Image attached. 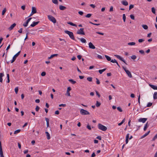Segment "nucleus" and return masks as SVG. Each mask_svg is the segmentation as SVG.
<instances>
[{"label": "nucleus", "instance_id": "nucleus-54", "mask_svg": "<svg viewBox=\"0 0 157 157\" xmlns=\"http://www.w3.org/2000/svg\"><path fill=\"white\" fill-rule=\"evenodd\" d=\"M133 7H134V5H132V4L130 5L129 6V10H130L132 9V8H133Z\"/></svg>", "mask_w": 157, "mask_h": 157}, {"label": "nucleus", "instance_id": "nucleus-7", "mask_svg": "<svg viewBox=\"0 0 157 157\" xmlns=\"http://www.w3.org/2000/svg\"><path fill=\"white\" fill-rule=\"evenodd\" d=\"M114 56H116L117 58L120 60H121L122 62H123L124 63H125L126 64H127V63L126 62L125 60L121 57L120 56L117 55H114Z\"/></svg>", "mask_w": 157, "mask_h": 157}, {"label": "nucleus", "instance_id": "nucleus-42", "mask_svg": "<svg viewBox=\"0 0 157 157\" xmlns=\"http://www.w3.org/2000/svg\"><path fill=\"white\" fill-rule=\"evenodd\" d=\"M92 15V14L91 13H88L86 16V17L87 18L90 17Z\"/></svg>", "mask_w": 157, "mask_h": 157}, {"label": "nucleus", "instance_id": "nucleus-26", "mask_svg": "<svg viewBox=\"0 0 157 157\" xmlns=\"http://www.w3.org/2000/svg\"><path fill=\"white\" fill-rule=\"evenodd\" d=\"M105 56L108 61H111V58L109 56L107 55H105Z\"/></svg>", "mask_w": 157, "mask_h": 157}, {"label": "nucleus", "instance_id": "nucleus-60", "mask_svg": "<svg viewBox=\"0 0 157 157\" xmlns=\"http://www.w3.org/2000/svg\"><path fill=\"white\" fill-rule=\"evenodd\" d=\"M96 139H97L98 140H101V136H98L96 138Z\"/></svg>", "mask_w": 157, "mask_h": 157}, {"label": "nucleus", "instance_id": "nucleus-44", "mask_svg": "<svg viewBox=\"0 0 157 157\" xmlns=\"http://www.w3.org/2000/svg\"><path fill=\"white\" fill-rule=\"evenodd\" d=\"M131 58L132 59L134 60L136 59V56L135 55H133L131 56Z\"/></svg>", "mask_w": 157, "mask_h": 157}, {"label": "nucleus", "instance_id": "nucleus-6", "mask_svg": "<svg viewBox=\"0 0 157 157\" xmlns=\"http://www.w3.org/2000/svg\"><path fill=\"white\" fill-rule=\"evenodd\" d=\"M20 52L21 51H19L13 56L12 60L11 62V63H13L15 60L16 58L19 55Z\"/></svg>", "mask_w": 157, "mask_h": 157}, {"label": "nucleus", "instance_id": "nucleus-11", "mask_svg": "<svg viewBox=\"0 0 157 157\" xmlns=\"http://www.w3.org/2000/svg\"><path fill=\"white\" fill-rule=\"evenodd\" d=\"M88 44L89 47L90 48L92 49H94L95 48V47L91 42H90Z\"/></svg>", "mask_w": 157, "mask_h": 157}, {"label": "nucleus", "instance_id": "nucleus-17", "mask_svg": "<svg viewBox=\"0 0 157 157\" xmlns=\"http://www.w3.org/2000/svg\"><path fill=\"white\" fill-rule=\"evenodd\" d=\"M149 86L154 90H157V86L151 84H149Z\"/></svg>", "mask_w": 157, "mask_h": 157}, {"label": "nucleus", "instance_id": "nucleus-49", "mask_svg": "<svg viewBox=\"0 0 157 157\" xmlns=\"http://www.w3.org/2000/svg\"><path fill=\"white\" fill-rule=\"evenodd\" d=\"M157 138V134L155 135L154 137L152 139V140L154 141L155 139Z\"/></svg>", "mask_w": 157, "mask_h": 157}, {"label": "nucleus", "instance_id": "nucleus-55", "mask_svg": "<svg viewBox=\"0 0 157 157\" xmlns=\"http://www.w3.org/2000/svg\"><path fill=\"white\" fill-rule=\"evenodd\" d=\"M66 105L65 104H61L59 105V106L60 107L61 106H63V107H65L66 106Z\"/></svg>", "mask_w": 157, "mask_h": 157}, {"label": "nucleus", "instance_id": "nucleus-21", "mask_svg": "<svg viewBox=\"0 0 157 157\" xmlns=\"http://www.w3.org/2000/svg\"><path fill=\"white\" fill-rule=\"evenodd\" d=\"M122 3L125 6H127L128 5V2L126 1H122Z\"/></svg>", "mask_w": 157, "mask_h": 157}, {"label": "nucleus", "instance_id": "nucleus-38", "mask_svg": "<svg viewBox=\"0 0 157 157\" xmlns=\"http://www.w3.org/2000/svg\"><path fill=\"white\" fill-rule=\"evenodd\" d=\"M52 2L54 4H57L58 3L57 0H52Z\"/></svg>", "mask_w": 157, "mask_h": 157}, {"label": "nucleus", "instance_id": "nucleus-39", "mask_svg": "<svg viewBox=\"0 0 157 157\" xmlns=\"http://www.w3.org/2000/svg\"><path fill=\"white\" fill-rule=\"evenodd\" d=\"M152 103L151 102H149L147 105V107H149L151 106L152 105Z\"/></svg>", "mask_w": 157, "mask_h": 157}, {"label": "nucleus", "instance_id": "nucleus-14", "mask_svg": "<svg viewBox=\"0 0 157 157\" xmlns=\"http://www.w3.org/2000/svg\"><path fill=\"white\" fill-rule=\"evenodd\" d=\"M39 21H37V22H33V23L31 24L30 25V26L32 27H34L36 25H37L39 23Z\"/></svg>", "mask_w": 157, "mask_h": 157}, {"label": "nucleus", "instance_id": "nucleus-31", "mask_svg": "<svg viewBox=\"0 0 157 157\" xmlns=\"http://www.w3.org/2000/svg\"><path fill=\"white\" fill-rule=\"evenodd\" d=\"M147 123H148V122H147V123H146V124L145 125V126H144V131H146V130L147 129V128L148 126V125H147Z\"/></svg>", "mask_w": 157, "mask_h": 157}, {"label": "nucleus", "instance_id": "nucleus-40", "mask_svg": "<svg viewBox=\"0 0 157 157\" xmlns=\"http://www.w3.org/2000/svg\"><path fill=\"white\" fill-rule=\"evenodd\" d=\"M6 11V8H4L2 10V15H4Z\"/></svg>", "mask_w": 157, "mask_h": 157}, {"label": "nucleus", "instance_id": "nucleus-32", "mask_svg": "<svg viewBox=\"0 0 157 157\" xmlns=\"http://www.w3.org/2000/svg\"><path fill=\"white\" fill-rule=\"evenodd\" d=\"M125 118H124V119L122 120V121H121V123H119V124H118V125H119V126H120V125H121V124H123V123L124 122V121H125Z\"/></svg>", "mask_w": 157, "mask_h": 157}, {"label": "nucleus", "instance_id": "nucleus-30", "mask_svg": "<svg viewBox=\"0 0 157 157\" xmlns=\"http://www.w3.org/2000/svg\"><path fill=\"white\" fill-rule=\"evenodd\" d=\"M101 103L98 101H97L96 103V106L97 107H99L101 105Z\"/></svg>", "mask_w": 157, "mask_h": 157}, {"label": "nucleus", "instance_id": "nucleus-35", "mask_svg": "<svg viewBox=\"0 0 157 157\" xmlns=\"http://www.w3.org/2000/svg\"><path fill=\"white\" fill-rule=\"evenodd\" d=\"M136 43L135 42H130L128 43V45H134Z\"/></svg>", "mask_w": 157, "mask_h": 157}, {"label": "nucleus", "instance_id": "nucleus-29", "mask_svg": "<svg viewBox=\"0 0 157 157\" xmlns=\"http://www.w3.org/2000/svg\"><path fill=\"white\" fill-rule=\"evenodd\" d=\"M153 98L154 99H157V92H155L153 95Z\"/></svg>", "mask_w": 157, "mask_h": 157}, {"label": "nucleus", "instance_id": "nucleus-15", "mask_svg": "<svg viewBox=\"0 0 157 157\" xmlns=\"http://www.w3.org/2000/svg\"><path fill=\"white\" fill-rule=\"evenodd\" d=\"M77 38L79 40H80L81 41L82 43H85L86 42V40L84 38H79L77 37Z\"/></svg>", "mask_w": 157, "mask_h": 157}, {"label": "nucleus", "instance_id": "nucleus-46", "mask_svg": "<svg viewBox=\"0 0 157 157\" xmlns=\"http://www.w3.org/2000/svg\"><path fill=\"white\" fill-rule=\"evenodd\" d=\"M117 110L120 112H122V109L121 108L119 107H117Z\"/></svg>", "mask_w": 157, "mask_h": 157}, {"label": "nucleus", "instance_id": "nucleus-57", "mask_svg": "<svg viewBox=\"0 0 157 157\" xmlns=\"http://www.w3.org/2000/svg\"><path fill=\"white\" fill-rule=\"evenodd\" d=\"M41 75L42 76H44L46 75V73L45 72H43L41 73Z\"/></svg>", "mask_w": 157, "mask_h": 157}, {"label": "nucleus", "instance_id": "nucleus-45", "mask_svg": "<svg viewBox=\"0 0 157 157\" xmlns=\"http://www.w3.org/2000/svg\"><path fill=\"white\" fill-rule=\"evenodd\" d=\"M144 41V39H139L138 40V42L139 43H142Z\"/></svg>", "mask_w": 157, "mask_h": 157}, {"label": "nucleus", "instance_id": "nucleus-16", "mask_svg": "<svg viewBox=\"0 0 157 157\" xmlns=\"http://www.w3.org/2000/svg\"><path fill=\"white\" fill-rule=\"evenodd\" d=\"M32 13H36V8L34 7H32Z\"/></svg>", "mask_w": 157, "mask_h": 157}, {"label": "nucleus", "instance_id": "nucleus-24", "mask_svg": "<svg viewBox=\"0 0 157 157\" xmlns=\"http://www.w3.org/2000/svg\"><path fill=\"white\" fill-rule=\"evenodd\" d=\"M69 82H71L72 84H74L76 83V82L75 81L73 80L72 79H70L68 80Z\"/></svg>", "mask_w": 157, "mask_h": 157}, {"label": "nucleus", "instance_id": "nucleus-22", "mask_svg": "<svg viewBox=\"0 0 157 157\" xmlns=\"http://www.w3.org/2000/svg\"><path fill=\"white\" fill-rule=\"evenodd\" d=\"M45 133L46 134V135L47 137V139L48 140H49L50 138V135L49 134L48 132H45Z\"/></svg>", "mask_w": 157, "mask_h": 157}, {"label": "nucleus", "instance_id": "nucleus-56", "mask_svg": "<svg viewBox=\"0 0 157 157\" xmlns=\"http://www.w3.org/2000/svg\"><path fill=\"white\" fill-rule=\"evenodd\" d=\"M139 52L141 54H144V51L143 50H140L139 51Z\"/></svg>", "mask_w": 157, "mask_h": 157}, {"label": "nucleus", "instance_id": "nucleus-63", "mask_svg": "<svg viewBox=\"0 0 157 157\" xmlns=\"http://www.w3.org/2000/svg\"><path fill=\"white\" fill-rule=\"evenodd\" d=\"M71 88L70 87H68L67 88V91H71Z\"/></svg>", "mask_w": 157, "mask_h": 157}, {"label": "nucleus", "instance_id": "nucleus-12", "mask_svg": "<svg viewBox=\"0 0 157 157\" xmlns=\"http://www.w3.org/2000/svg\"><path fill=\"white\" fill-rule=\"evenodd\" d=\"M147 118H140L138 120L139 122H142L143 123H145L147 120Z\"/></svg>", "mask_w": 157, "mask_h": 157}, {"label": "nucleus", "instance_id": "nucleus-41", "mask_svg": "<svg viewBox=\"0 0 157 157\" xmlns=\"http://www.w3.org/2000/svg\"><path fill=\"white\" fill-rule=\"evenodd\" d=\"M123 19L124 21V22H125V20H126V16H125V15L124 14L123 15Z\"/></svg>", "mask_w": 157, "mask_h": 157}, {"label": "nucleus", "instance_id": "nucleus-48", "mask_svg": "<svg viewBox=\"0 0 157 157\" xmlns=\"http://www.w3.org/2000/svg\"><path fill=\"white\" fill-rule=\"evenodd\" d=\"M86 128L89 130H91V127L89 124H88L87 125Z\"/></svg>", "mask_w": 157, "mask_h": 157}, {"label": "nucleus", "instance_id": "nucleus-25", "mask_svg": "<svg viewBox=\"0 0 157 157\" xmlns=\"http://www.w3.org/2000/svg\"><path fill=\"white\" fill-rule=\"evenodd\" d=\"M67 24H68L72 26H75V27L77 26L75 24H74L73 23L71 22H67Z\"/></svg>", "mask_w": 157, "mask_h": 157}, {"label": "nucleus", "instance_id": "nucleus-47", "mask_svg": "<svg viewBox=\"0 0 157 157\" xmlns=\"http://www.w3.org/2000/svg\"><path fill=\"white\" fill-rule=\"evenodd\" d=\"M89 23L90 24H91L93 25H100V24H96V23H93L91 21H90Z\"/></svg>", "mask_w": 157, "mask_h": 157}, {"label": "nucleus", "instance_id": "nucleus-19", "mask_svg": "<svg viewBox=\"0 0 157 157\" xmlns=\"http://www.w3.org/2000/svg\"><path fill=\"white\" fill-rule=\"evenodd\" d=\"M4 76V74L3 73H1L0 74V82H2L3 79L2 77Z\"/></svg>", "mask_w": 157, "mask_h": 157}, {"label": "nucleus", "instance_id": "nucleus-53", "mask_svg": "<svg viewBox=\"0 0 157 157\" xmlns=\"http://www.w3.org/2000/svg\"><path fill=\"white\" fill-rule=\"evenodd\" d=\"M96 83H97V84H100V81H99V79H98V78H96Z\"/></svg>", "mask_w": 157, "mask_h": 157}, {"label": "nucleus", "instance_id": "nucleus-51", "mask_svg": "<svg viewBox=\"0 0 157 157\" xmlns=\"http://www.w3.org/2000/svg\"><path fill=\"white\" fill-rule=\"evenodd\" d=\"M39 109H40V107L38 106H37L35 109L36 111V112H38L39 110Z\"/></svg>", "mask_w": 157, "mask_h": 157}, {"label": "nucleus", "instance_id": "nucleus-33", "mask_svg": "<svg viewBox=\"0 0 157 157\" xmlns=\"http://www.w3.org/2000/svg\"><path fill=\"white\" fill-rule=\"evenodd\" d=\"M151 11L153 13L155 14V10L154 7L151 8Z\"/></svg>", "mask_w": 157, "mask_h": 157}, {"label": "nucleus", "instance_id": "nucleus-43", "mask_svg": "<svg viewBox=\"0 0 157 157\" xmlns=\"http://www.w3.org/2000/svg\"><path fill=\"white\" fill-rule=\"evenodd\" d=\"M18 87H16L15 89V91L16 93V94H17L18 93Z\"/></svg>", "mask_w": 157, "mask_h": 157}, {"label": "nucleus", "instance_id": "nucleus-50", "mask_svg": "<svg viewBox=\"0 0 157 157\" xmlns=\"http://www.w3.org/2000/svg\"><path fill=\"white\" fill-rule=\"evenodd\" d=\"M45 120L46 121L47 124H49V119L48 118H45Z\"/></svg>", "mask_w": 157, "mask_h": 157}, {"label": "nucleus", "instance_id": "nucleus-62", "mask_svg": "<svg viewBox=\"0 0 157 157\" xmlns=\"http://www.w3.org/2000/svg\"><path fill=\"white\" fill-rule=\"evenodd\" d=\"M77 57L79 59H80L81 58V57H82V56L80 55H78V56H77Z\"/></svg>", "mask_w": 157, "mask_h": 157}, {"label": "nucleus", "instance_id": "nucleus-9", "mask_svg": "<svg viewBox=\"0 0 157 157\" xmlns=\"http://www.w3.org/2000/svg\"><path fill=\"white\" fill-rule=\"evenodd\" d=\"M0 157H4L1 142L0 141Z\"/></svg>", "mask_w": 157, "mask_h": 157}, {"label": "nucleus", "instance_id": "nucleus-34", "mask_svg": "<svg viewBox=\"0 0 157 157\" xmlns=\"http://www.w3.org/2000/svg\"><path fill=\"white\" fill-rule=\"evenodd\" d=\"M7 83H9L10 82V80L9 75L8 74H7Z\"/></svg>", "mask_w": 157, "mask_h": 157}, {"label": "nucleus", "instance_id": "nucleus-13", "mask_svg": "<svg viewBox=\"0 0 157 157\" xmlns=\"http://www.w3.org/2000/svg\"><path fill=\"white\" fill-rule=\"evenodd\" d=\"M16 24L15 23L13 24L10 26L8 28V30L10 31L12 30L13 28L16 25Z\"/></svg>", "mask_w": 157, "mask_h": 157}, {"label": "nucleus", "instance_id": "nucleus-2", "mask_svg": "<svg viewBox=\"0 0 157 157\" xmlns=\"http://www.w3.org/2000/svg\"><path fill=\"white\" fill-rule=\"evenodd\" d=\"M98 128L99 129L104 131H105L107 129V128L106 127L100 124H98Z\"/></svg>", "mask_w": 157, "mask_h": 157}, {"label": "nucleus", "instance_id": "nucleus-27", "mask_svg": "<svg viewBox=\"0 0 157 157\" xmlns=\"http://www.w3.org/2000/svg\"><path fill=\"white\" fill-rule=\"evenodd\" d=\"M106 70V68H104L102 70H100L98 71L99 72L100 74H101L104 71Z\"/></svg>", "mask_w": 157, "mask_h": 157}, {"label": "nucleus", "instance_id": "nucleus-4", "mask_svg": "<svg viewBox=\"0 0 157 157\" xmlns=\"http://www.w3.org/2000/svg\"><path fill=\"white\" fill-rule=\"evenodd\" d=\"M48 19L53 23H55L56 22V19L53 16L48 15Z\"/></svg>", "mask_w": 157, "mask_h": 157}, {"label": "nucleus", "instance_id": "nucleus-28", "mask_svg": "<svg viewBox=\"0 0 157 157\" xmlns=\"http://www.w3.org/2000/svg\"><path fill=\"white\" fill-rule=\"evenodd\" d=\"M142 26V27L145 29H147L148 28V26L146 25H143Z\"/></svg>", "mask_w": 157, "mask_h": 157}, {"label": "nucleus", "instance_id": "nucleus-1", "mask_svg": "<svg viewBox=\"0 0 157 157\" xmlns=\"http://www.w3.org/2000/svg\"><path fill=\"white\" fill-rule=\"evenodd\" d=\"M64 32L66 34H67L71 39L74 40H75L74 34L72 32L69 31L68 30H65V31Z\"/></svg>", "mask_w": 157, "mask_h": 157}, {"label": "nucleus", "instance_id": "nucleus-23", "mask_svg": "<svg viewBox=\"0 0 157 157\" xmlns=\"http://www.w3.org/2000/svg\"><path fill=\"white\" fill-rule=\"evenodd\" d=\"M150 131H149L147 133H145L141 137V138H143L146 137V136L148 135L150 133Z\"/></svg>", "mask_w": 157, "mask_h": 157}, {"label": "nucleus", "instance_id": "nucleus-10", "mask_svg": "<svg viewBox=\"0 0 157 157\" xmlns=\"http://www.w3.org/2000/svg\"><path fill=\"white\" fill-rule=\"evenodd\" d=\"M32 19V17L29 18L26 21V22L24 23L23 25L25 27H26L28 25L29 22L30 21V20Z\"/></svg>", "mask_w": 157, "mask_h": 157}, {"label": "nucleus", "instance_id": "nucleus-58", "mask_svg": "<svg viewBox=\"0 0 157 157\" xmlns=\"http://www.w3.org/2000/svg\"><path fill=\"white\" fill-rule=\"evenodd\" d=\"M96 33L97 34H100V35H104V34L103 33H101V32H96Z\"/></svg>", "mask_w": 157, "mask_h": 157}, {"label": "nucleus", "instance_id": "nucleus-59", "mask_svg": "<svg viewBox=\"0 0 157 157\" xmlns=\"http://www.w3.org/2000/svg\"><path fill=\"white\" fill-rule=\"evenodd\" d=\"M18 32L20 33H21L22 32V28H20V29L18 31Z\"/></svg>", "mask_w": 157, "mask_h": 157}, {"label": "nucleus", "instance_id": "nucleus-20", "mask_svg": "<svg viewBox=\"0 0 157 157\" xmlns=\"http://www.w3.org/2000/svg\"><path fill=\"white\" fill-rule=\"evenodd\" d=\"M58 55L57 54H54L52 55L51 56H50L49 57H48V59H50L52 58H53L54 57Z\"/></svg>", "mask_w": 157, "mask_h": 157}, {"label": "nucleus", "instance_id": "nucleus-52", "mask_svg": "<svg viewBox=\"0 0 157 157\" xmlns=\"http://www.w3.org/2000/svg\"><path fill=\"white\" fill-rule=\"evenodd\" d=\"M130 17L132 20H134L135 19V17L132 14H131L130 15Z\"/></svg>", "mask_w": 157, "mask_h": 157}, {"label": "nucleus", "instance_id": "nucleus-61", "mask_svg": "<svg viewBox=\"0 0 157 157\" xmlns=\"http://www.w3.org/2000/svg\"><path fill=\"white\" fill-rule=\"evenodd\" d=\"M116 60L115 59H114V60L112 59L110 61L111 62L113 63H115L116 62Z\"/></svg>", "mask_w": 157, "mask_h": 157}, {"label": "nucleus", "instance_id": "nucleus-36", "mask_svg": "<svg viewBox=\"0 0 157 157\" xmlns=\"http://www.w3.org/2000/svg\"><path fill=\"white\" fill-rule=\"evenodd\" d=\"M92 79V78L91 77H88L87 78V80L89 82H91Z\"/></svg>", "mask_w": 157, "mask_h": 157}, {"label": "nucleus", "instance_id": "nucleus-18", "mask_svg": "<svg viewBox=\"0 0 157 157\" xmlns=\"http://www.w3.org/2000/svg\"><path fill=\"white\" fill-rule=\"evenodd\" d=\"M59 8L61 10H64L66 8V7L62 5H60L59 6Z\"/></svg>", "mask_w": 157, "mask_h": 157}, {"label": "nucleus", "instance_id": "nucleus-8", "mask_svg": "<svg viewBox=\"0 0 157 157\" xmlns=\"http://www.w3.org/2000/svg\"><path fill=\"white\" fill-rule=\"evenodd\" d=\"M83 28H80L79 31L77 32V33L78 34L84 35L85 33L83 31Z\"/></svg>", "mask_w": 157, "mask_h": 157}, {"label": "nucleus", "instance_id": "nucleus-3", "mask_svg": "<svg viewBox=\"0 0 157 157\" xmlns=\"http://www.w3.org/2000/svg\"><path fill=\"white\" fill-rule=\"evenodd\" d=\"M80 114L82 115H89L90 113L87 110L81 109L80 110Z\"/></svg>", "mask_w": 157, "mask_h": 157}, {"label": "nucleus", "instance_id": "nucleus-5", "mask_svg": "<svg viewBox=\"0 0 157 157\" xmlns=\"http://www.w3.org/2000/svg\"><path fill=\"white\" fill-rule=\"evenodd\" d=\"M122 67L123 68L124 70V71H125V72L127 74V75H128V76L129 78H132V76L131 72L128 70H127L126 67Z\"/></svg>", "mask_w": 157, "mask_h": 157}, {"label": "nucleus", "instance_id": "nucleus-37", "mask_svg": "<svg viewBox=\"0 0 157 157\" xmlns=\"http://www.w3.org/2000/svg\"><path fill=\"white\" fill-rule=\"evenodd\" d=\"M20 131H21L20 129L14 131V134H17V133L20 132Z\"/></svg>", "mask_w": 157, "mask_h": 157}, {"label": "nucleus", "instance_id": "nucleus-64", "mask_svg": "<svg viewBox=\"0 0 157 157\" xmlns=\"http://www.w3.org/2000/svg\"><path fill=\"white\" fill-rule=\"evenodd\" d=\"M78 13L81 15H82L83 14V12H82V11H79L78 12Z\"/></svg>", "mask_w": 157, "mask_h": 157}]
</instances>
